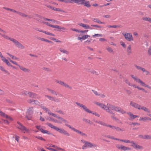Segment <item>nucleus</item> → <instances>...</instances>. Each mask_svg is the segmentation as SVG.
Listing matches in <instances>:
<instances>
[{
	"mask_svg": "<svg viewBox=\"0 0 151 151\" xmlns=\"http://www.w3.org/2000/svg\"><path fill=\"white\" fill-rule=\"evenodd\" d=\"M47 124L50 128L54 129L61 134H63L68 136L70 135L68 132L63 128H59L50 123H47Z\"/></svg>",
	"mask_w": 151,
	"mask_h": 151,
	"instance_id": "1",
	"label": "nucleus"
},
{
	"mask_svg": "<svg viewBox=\"0 0 151 151\" xmlns=\"http://www.w3.org/2000/svg\"><path fill=\"white\" fill-rule=\"evenodd\" d=\"M94 103L96 105L99 106L101 108L105 110L109 113H112V111L109 110V105H110V104L108 103L107 104V106H106L104 104L99 102H94Z\"/></svg>",
	"mask_w": 151,
	"mask_h": 151,
	"instance_id": "2",
	"label": "nucleus"
},
{
	"mask_svg": "<svg viewBox=\"0 0 151 151\" xmlns=\"http://www.w3.org/2000/svg\"><path fill=\"white\" fill-rule=\"evenodd\" d=\"M17 127L19 129L24 133H29V129L27 128L25 126H23L21 123L19 122H17V124L16 125Z\"/></svg>",
	"mask_w": 151,
	"mask_h": 151,
	"instance_id": "3",
	"label": "nucleus"
},
{
	"mask_svg": "<svg viewBox=\"0 0 151 151\" xmlns=\"http://www.w3.org/2000/svg\"><path fill=\"white\" fill-rule=\"evenodd\" d=\"M84 143V144L82 147V148L83 149H85L87 147L89 148H95L97 147V145L96 144L92 143L88 141H85Z\"/></svg>",
	"mask_w": 151,
	"mask_h": 151,
	"instance_id": "4",
	"label": "nucleus"
},
{
	"mask_svg": "<svg viewBox=\"0 0 151 151\" xmlns=\"http://www.w3.org/2000/svg\"><path fill=\"white\" fill-rule=\"evenodd\" d=\"M65 125L66 126L68 127L69 128L73 130L74 132H76L77 133L80 134L81 136H87L86 134L85 133H84L83 132L76 129L73 127L71 126L70 125L67 124H65Z\"/></svg>",
	"mask_w": 151,
	"mask_h": 151,
	"instance_id": "5",
	"label": "nucleus"
},
{
	"mask_svg": "<svg viewBox=\"0 0 151 151\" xmlns=\"http://www.w3.org/2000/svg\"><path fill=\"white\" fill-rule=\"evenodd\" d=\"M122 34L127 41L130 42L133 40V38L131 33L123 32L122 33Z\"/></svg>",
	"mask_w": 151,
	"mask_h": 151,
	"instance_id": "6",
	"label": "nucleus"
},
{
	"mask_svg": "<svg viewBox=\"0 0 151 151\" xmlns=\"http://www.w3.org/2000/svg\"><path fill=\"white\" fill-rule=\"evenodd\" d=\"M10 40L17 47L21 49L24 48V47L17 40L13 38H11Z\"/></svg>",
	"mask_w": 151,
	"mask_h": 151,
	"instance_id": "7",
	"label": "nucleus"
},
{
	"mask_svg": "<svg viewBox=\"0 0 151 151\" xmlns=\"http://www.w3.org/2000/svg\"><path fill=\"white\" fill-rule=\"evenodd\" d=\"M36 16L40 18V19H37V20L39 21L41 23H44V20H47L49 21H51L53 23H55L56 22V21L54 20L53 19H47L46 18H45L44 17H43L40 16H39L38 15H36Z\"/></svg>",
	"mask_w": 151,
	"mask_h": 151,
	"instance_id": "8",
	"label": "nucleus"
},
{
	"mask_svg": "<svg viewBox=\"0 0 151 151\" xmlns=\"http://www.w3.org/2000/svg\"><path fill=\"white\" fill-rule=\"evenodd\" d=\"M129 143L131 144L130 146L134 149L139 150H141L143 149V147L142 146L137 145L133 141H130Z\"/></svg>",
	"mask_w": 151,
	"mask_h": 151,
	"instance_id": "9",
	"label": "nucleus"
},
{
	"mask_svg": "<svg viewBox=\"0 0 151 151\" xmlns=\"http://www.w3.org/2000/svg\"><path fill=\"white\" fill-rule=\"evenodd\" d=\"M33 108L32 107H29L27 109V112L26 118L29 120L31 119L32 118V115L33 113Z\"/></svg>",
	"mask_w": 151,
	"mask_h": 151,
	"instance_id": "10",
	"label": "nucleus"
},
{
	"mask_svg": "<svg viewBox=\"0 0 151 151\" xmlns=\"http://www.w3.org/2000/svg\"><path fill=\"white\" fill-rule=\"evenodd\" d=\"M76 104L77 106L82 108L86 112L88 113H92V111L89 110V109L84 105L77 102H76Z\"/></svg>",
	"mask_w": 151,
	"mask_h": 151,
	"instance_id": "11",
	"label": "nucleus"
},
{
	"mask_svg": "<svg viewBox=\"0 0 151 151\" xmlns=\"http://www.w3.org/2000/svg\"><path fill=\"white\" fill-rule=\"evenodd\" d=\"M52 115L54 117L58 119V122H57V123H58L61 124L63 122L65 123L66 122V121L62 117L58 116V115L56 114L53 113L52 114Z\"/></svg>",
	"mask_w": 151,
	"mask_h": 151,
	"instance_id": "12",
	"label": "nucleus"
},
{
	"mask_svg": "<svg viewBox=\"0 0 151 151\" xmlns=\"http://www.w3.org/2000/svg\"><path fill=\"white\" fill-rule=\"evenodd\" d=\"M55 82L59 84L60 85L65 87L66 88H68L70 89L72 88V87L70 86H69L68 84L63 81H62L59 80H56Z\"/></svg>",
	"mask_w": 151,
	"mask_h": 151,
	"instance_id": "13",
	"label": "nucleus"
},
{
	"mask_svg": "<svg viewBox=\"0 0 151 151\" xmlns=\"http://www.w3.org/2000/svg\"><path fill=\"white\" fill-rule=\"evenodd\" d=\"M130 104L132 106L138 109L139 110H140L141 107L140 105L132 101L130 102Z\"/></svg>",
	"mask_w": 151,
	"mask_h": 151,
	"instance_id": "14",
	"label": "nucleus"
},
{
	"mask_svg": "<svg viewBox=\"0 0 151 151\" xmlns=\"http://www.w3.org/2000/svg\"><path fill=\"white\" fill-rule=\"evenodd\" d=\"M131 77L137 82L140 83V84L143 82L140 79L138 78L137 76L133 75H130Z\"/></svg>",
	"mask_w": 151,
	"mask_h": 151,
	"instance_id": "15",
	"label": "nucleus"
},
{
	"mask_svg": "<svg viewBox=\"0 0 151 151\" xmlns=\"http://www.w3.org/2000/svg\"><path fill=\"white\" fill-rule=\"evenodd\" d=\"M109 110L111 109L112 110H114L118 112L119 109V107L117 106H116L114 105L111 104L109 105Z\"/></svg>",
	"mask_w": 151,
	"mask_h": 151,
	"instance_id": "16",
	"label": "nucleus"
},
{
	"mask_svg": "<svg viewBox=\"0 0 151 151\" xmlns=\"http://www.w3.org/2000/svg\"><path fill=\"white\" fill-rule=\"evenodd\" d=\"M126 52L128 55H130L132 53L131 46L130 45H129L127 47L126 49Z\"/></svg>",
	"mask_w": 151,
	"mask_h": 151,
	"instance_id": "17",
	"label": "nucleus"
},
{
	"mask_svg": "<svg viewBox=\"0 0 151 151\" xmlns=\"http://www.w3.org/2000/svg\"><path fill=\"white\" fill-rule=\"evenodd\" d=\"M78 25L82 27L85 29H92V28L90 27L89 25L87 24H86L82 23H80L78 24Z\"/></svg>",
	"mask_w": 151,
	"mask_h": 151,
	"instance_id": "18",
	"label": "nucleus"
},
{
	"mask_svg": "<svg viewBox=\"0 0 151 151\" xmlns=\"http://www.w3.org/2000/svg\"><path fill=\"white\" fill-rule=\"evenodd\" d=\"M17 14H18L19 15L22 16L24 17H27L28 18H31L32 17L31 16L27 15L24 13H22L21 12H17Z\"/></svg>",
	"mask_w": 151,
	"mask_h": 151,
	"instance_id": "19",
	"label": "nucleus"
},
{
	"mask_svg": "<svg viewBox=\"0 0 151 151\" xmlns=\"http://www.w3.org/2000/svg\"><path fill=\"white\" fill-rule=\"evenodd\" d=\"M45 97L48 98V99L50 100L56 102H58L59 101V100L58 99L56 98L55 97H54L47 95H45Z\"/></svg>",
	"mask_w": 151,
	"mask_h": 151,
	"instance_id": "20",
	"label": "nucleus"
},
{
	"mask_svg": "<svg viewBox=\"0 0 151 151\" xmlns=\"http://www.w3.org/2000/svg\"><path fill=\"white\" fill-rule=\"evenodd\" d=\"M59 50L60 52L63 53L66 55H68L69 54V52L68 50L63 48H59Z\"/></svg>",
	"mask_w": 151,
	"mask_h": 151,
	"instance_id": "21",
	"label": "nucleus"
},
{
	"mask_svg": "<svg viewBox=\"0 0 151 151\" xmlns=\"http://www.w3.org/2000/svg\"><path fill=\"white\" fill-rule=\"evenodd\" d=\"M127 114L130 117V118L132 119H133L137 117H139V116H138L136 115H134L130 112H128Z\"/></svg>",
	"mask_w": 151,
	"mask_h": 151,
	"instance_id": "22",
	"label": "nucleus"
},
{
	"mask_svg": "<svg viewBox=\"0 0 151 151\" xmlns=\"http://www.w3.org/2000/svg\"><path fill=\"white\" fill-rule=\"evenodd\" d=\"M18 66L19 67V68L21 70L24 72H29V69L27 68L22 66H21L19 65Z\"/></svg>",
	"mask_w": 151,
	"mask_h": 151,
	"instance_id": "23",
	"label": "nucleus"
},
{
	"mask_svg": "<svg viewBox=\"0 0 151 151\" xmlns=\"http://www.w3.org/2000/svg\"><path fill=\"white\" fill-rule=\"evenodd\" d=\"M71 1H74L78 4H83L85 0H71Z\"/></svg>",
	"mask_w": 151,
	"mask_h": 151,
	"instance_id": "24",
	"label": "nucleus"
},
{
	"mask_svg": "<svg viewBox=\"0 0 151 151\" xmlns=\"http://www.w3.org/2000/svg\"><path fill=\"white\" fill-rule=\"evenodd\" d=\"M28 95L30 97L35 98L37 96V94L35 93L29 92Z\"/></svg>",
	"mask_w": 151,
	"mask_h": 151,
	"instance_id": "25",
	"label": "nucleus"
},
{
	"mask_svg": "<svg viewBox=\"0 0 151 151\" xmlns=\"http://www.w3.org/2000/svg\"><path fill=\"white\" fill-rule=\"evenodd\" d=\"M120 150H123L124 151H126L129 150H131V149L128 147H126L122 145Z\"/></svg>",
	"mask_w": 151,
	"mask_h": 151,
	"instance_id": "26",
	"label": "nucleus"
},
{
	"mask_svg": "<svg viewBox=\"0 0 151 151\" xmlns=\"http://www.w3.org/2000/svg\"><path fill=\"white\" fill-rule=\"evenodd\" d=\"M27 102L28 103L32 104H37V101H36L35 100L33 99H29L27 100Z\"/></svg>",
	"mask_w": 151,
	"mask_h": 151,
	"instance_id": "27",
	"label": "nucleus"
},
{
	"mask_svg": "<svg viewBox=\"0 0 151 151\" xmlns=\"http://www.w3.org/2000/svg\"><path fill=\"white\" fill-rule=\"evenodd\" d=\"M112 113H109L110 114H112V115L111 116V117L112 119L114 121H118L119 120L118 119L116 118V117L115 116V114L114 113H113L112 111Z\"/></svg>",
	"mask_w": 151,
	"mask_h": 151,
	"instance_id": "28",
	"label": "nucleus"
},
{
	"mask_svg": "<svg viewBox=\"0 0 151 151\" xmlns=\"http://www.w3.org/2000/svg\"><path fill=\"white\" fill-rule=\"evenodd\" d=\"M92 20L95 22H96L98 23L103 24H105V22H101L97 18H93L92 19Z\"/></svg>",
	"mask_w": 151,
	"mask_h": 151,
	"instance_id": "29",
	"label": "nucleus"
},
{
	"mask_svg": "<svg viewBox=\"0 0 151 151\" xmlns=\"http://www.w3.org/2000/svg\"><path fill=\"white\" fill-rule=\"evenodd\" d=\"M140 109L143 110L144 111H145L147 113L150 112V110L147 108L145 106H141V107L140 108Z\"/></svg>",
	"mask_w": 151,
	"mask_h": 151,
	"instance_id": "30",
	"label": "nucleus"
},
{
	"mask_svg": "<svg viewBox=\"0 0 151 151\" xmlns=\"http://www.w3.org/2000/svg\"><path fill=\"white\" fill-rule=\"evenodd\" d=\"M4 62L8 66H9L11 65V63L9 62L8 60L5 57L1 60Z\"/></svg>",
	"mask_w": 151,
	"mask_h": 151,
	"instance_id": "31",
	"label": "nucleus"
},
{
	"mask_svg": "<svg viewBox=\"0 0 151 151\" xmlns=\"http://www.w3.org/2000/svg\"><path fill=\"white\" fill-rule=\"evenodd\" d=\"M42 109L44 110L48 114H49L50 115H52V114H53V113H52L51 111L49 110L47 108H46V107L43 106L42 107Z\"/></svg>",
	"mask_w": 151,
	"mask_h": 151,
	"instance_id": "32",
	"label": "nucleus"
},
{
	"mask_svg": "<svg viewBox=\"0 0 151 151\" xmlns=\"http://www.w3.org/2000/svg\"><path fill=\"white\" fill-rule=\"evenodd\" d=\"M42 109L44 110L48 114H49L50 115H52V114H53V113H52L51 111L49 110L47 108H46V107L43 106L42 107Z\"/></svg>",
	"mask_w": 151,
	"mask_h": 151,
	"instance_id": "33",
	"label": "nucleus"
},
{
	"mask_svg": "<svg viewBox=\"0 0 151 151\" xmlns=\"http://www.w3.org/2000/svg\"><path fill=\"white\" fill-rule=\"evenodd\" d=\"M83 4L85 6L88 7H89L91 6V5L89 4V1H86L85 0L84 1H83Z\"/></svg>",
	"mask_w": 151,
	"mask_h": 151,
	"instance_id": "34",
	"label": "nucleus"
},
{
	"mask_svg": "<svg viewBox=\"0 0 151 151\" xmlns=\"http://www.w3.org/2000/svg\"><path fill=\"white\" fill-rule=\"evenodd\" d=\"M142 19L144 21H147L151 23V18L150 17H144L142 18Z\"/></svg>",
	"mask_w": 151,
	"mask_h": 151,
	"instance_id": "35",
	"label": "nucleus"
},
{
	"mask_svg": "<svg viewBox=\"0 0 151 151\" xmlns=\"http://www.w3.org/2000/svg\"><path fill=\"white\" fill-rule=\"evenodd\" d=\"M7 54L9 56L11 57L12 58V59L17 60H18V61H19V58H17L14 56L10 54L9 53H7Z\"/></svg>",
	"mask_w": 151,
	"mask_h": 151,
	"instance_id": "36",
	"label": "nucleus"
},
{
	"mask_svg": "<svg viewBox=\"0 0 151 151\" xmlns=\"http://www.w3.org/2000/svg\"><path fill=\"white\" fill-rule=\"evenodd\" d=\"M141 85L145 87H147L149 89H150L151 88V87L149 85L146 84L143 81L142 82Z\"/></svg>",
	"mask_w": 151,
	"mask_h": 151,
	"instance_id": "37",
	"label": "nucleus"
},
{
	"mask_svg": "<svg viewBox=\"0 0 151 151\" xmlns=\"http://www.w3.org/2000/svg\"><path fill=\"white\" fill-rule=\"evenodd\" d=\"M0 35H1L3 37L4 39L7 40H9L11 39V37L8 36V35L4 34L3 35L0 33Z\"/></svg>",
	"mask_w": 151,
	"mask_h": 151,
	"instance_id": "38",
	"label": "nucleus"
},
{
	"mask_svg": "<svg viewBox=\"0 0 151 151\" xmlns=\"http://www.w3.org/2000/svg\"><path fill=\"white\" fill-rule=\"evenodd\" d=\"M90 72L92 74H94L96 76H98L99 74V73H98L96 71V70L93 69L91 70L90 71Z\"/></svg>",
	"mask_w": 151,
	"mask_h": 151,
	"instance_id": "39",
	"label": "nucleus"
},
{
	"mask_svg": "<svg viewBox=\"0 0 151 151\" xmlns=\"http://www.w3.org/2000/svg\"><path fill=\"white\" fill-rule=\"evenodd\" d=\"M96 122L104 126H106L107 125V124L101 121H96Z\"/></svg>",
	"mask_w": 151,
	"mask_h": 151,
	"instance_id": "40",
	"label": "nucleus"
},
{
	"mask_svg": "<svg viewBox=\"0 0 151 151\" xmlns=\"http://www.w3.org/2000/svg\"><path fill=\"white\" fill-rule=\"evenodd\" d=\"M106 49L110 53H112L113 52V49L111 47L107 46L106 47Z\"/></svg>",
	"mask_w": 151,
	"mask_h": 151,
	"instance_id": "41",
	"label": "nucleus"
},
{
	"mask_svg": "<svg viewBox=\"0 0 151 151\" xmlns=\"http://www.w3.org/2000/svg\"><path fill=\"white\" fill-rule=\"evenodd\" d=\"M47 119L49 121H51L55 123H57V122H58V120L53 118L49 117L47 118Z\"/></svg>",
	"mask_w": 151,
	"mask_h": 151,
	"instance_id": "42",
	"label": "nucleus"
},
{
	"mask_svg": "<svg viewBox=\"0 0 151 151\" xmlns=\"http://www.w3.org/2000/svg\"><path fill=\"white\" fill-rule=\"evenodd\" d=\"M118 141H121L126 143H129L130 141V140L128 139H118Z\"/></svg>",
	"mask_w": 151,
	"mask_h": 151,
	"instance_id": "43",
	"label": "nucleus"
},
{
	"mask_svg": "<svg viewBox=\"0 0 151 151\" xmlns=\"http://www.w3.org/2000/svg\"><path fill=\"white\" fill-rule=\"evenodd\" d=\"M147 53L148 55H151V45L147 49Z\"/></svg>",
	"mask_w": 151,
	"mask_h": 151,
	"instance_id": "44",
	"label": "nucleus"
},
{
	"mask_svg": "<svg viewBox=\"0 0 151 151\" xmlns=\"http://www.w3.org/2000/svg\"><path fill=\"white\" fill-rule=\"evenodd\" d=\"M0 69L1 71L5 72L6 73L9 74V73L8 71L7 70H5L3 66H0Z\"/></svg>",
	"mask_w": 151,
	"mask_h": 151,
	"instance_id": "45",
	"label": "nucleus"
},
{
	"mask_svg": "<svg viewBox=\"0 0 151 151\" xmlns=\"http://www.w3.org/2000/svg\"><path fill=\"white\" fill-rule=\"evenodd\" d=\"M4 9L10 11L12 12H15L17 13V12H18V11H17L14 10L10 9V8H8L4 7Z\"/></svg>",
	"mask_w": 151,
	"mask_h": 151,
	"instance_id": "46",
	"label": "nucleus"
},
{
	"mask_svg": "<svg viewBox=\"0 0 151 151\" xmlns=\"http://www.w3.org/2000/svg\"><path fill=\"white\" fill-rule=\"evenodd\" d=\"M50 146L52 147H53L55 148H56L57 149V150H60L61 151H65V150H64L63 149H62L61 148H60L59 147H58L57 146H56L52 145L51 146Z\"/></svg>",
	"mask_w": 151,
	"mask_h": 151,
	"instance_id": "47",
	"label": "nucleus"
},
{
	"mask_svg": "<svg viewBox=\"0 0 151 151\" xmlns=\"http://www.w3.org/2000/svg\"><path fill=\"white\" fill-rule=\"evenodd\" d=\"M118 112H119L123 114H125L126 113V112L125 111L120 107L119 109Z\"/></svg>",
	"mask_w": 151,
	"mask_h": 151,
	"instance_id": "48",
	"label": "nucleus"
},
{
	"mask_svg": "<svg viewBox=\"0 0 151 151\" xmlns=\"http://www.w3.org/2000/svg\"><path fill=\"white\" fill-rule=\"evenodd\" d=\"M50 93L54 95H59V93L58 92H56L52 89Z\"/></svg>",
	"mask_w": 151,
	"mask_h": 151,
	"instance_id": "49",
	"label": "nucleus"
},
{
	"mask_svg": "<svg viewBox=\"0 0 151 151\" xmlns=\"http://www.w3.org/2000/svg\"><path fill=\"white\" fill-rule=\"evenodd\" d=\"M139 120L140 121L145 122L147 121V117H140L139 119Z\"/></svg>",
	"mask_w": 151,
	"mask_h": 151,
	"instance_id": "50",
	"label": "nucleus"
},
{
	"mask_svg": "<svg viewBox=\"0 0 151 151\" xmlns=\"http://www.w3.org/2000/svg\"><path fill=\"white\" fill-rule=\"evenodd\" d=\"M43 33H45L46 34H47V35H51V36H55V35H54V34H53L47 31H43Z\"/></svg>",
	"mask_w": 151,
	"mask_h": 151,
	"instance_id": "51",
	"label": "nucleus"
},
{
	"mask_svg": "<svg viewBox=\"0 0 151 151\" xmlns=\"http://www.w3.org/2000/svg\"><path fill=\"white\" fill-rule=\"evenodd\" d=\"M29 92L25 91H23L21 93L20 95H27L28 94Z\"/></svg>",
	"mask_w": 151,
	"mask_h": 151,
	"instance_id": "52",
	"label": "nucleus"
},
{
	"mask_svg": "<svg viewBox=\"0 0 151 151\" xmlns=\"http://www.w3.org/2000/svg\"><path fill=\"white\" fill-rule=\"evenodd\" d=\"M41 132L43 134L46 133L47 134H50V132L49 131L46 130H44L43 129H42L41 131Z\"/></svg>",
	"mask_w": 151,
	"mask_h": 151,
	"instance_id": "53",
	"label": "nucleus"
},
{
	"mask_svg": "<svg viewBox=\"0 0 151 151\" xmlns=\"http://www.w3.org/2000/svg\"><path fill=\"white\" fill-rule=\"evenodd\" d=\"M90 36L88 35H84L82 36V40H84L87 38L88 37H90Z\"/></svg>",
	"mask_w": 151,
	"mask_h": 151,
	"instance_id": "54",
	"label": "nucleus"
},
{
	"mask_svg": "<svg viewBox=\"0 0 151 151\" xmlns=\"http://www.w3.org/2000/svg\"><path fill=\"white\" fill-rule=\"evenodd\" d=\"M106 27L108 28H116L118 27V26L116 25H108L106 26Z\"/></svg>",
	"mask_w": 151,
	"mask_h": 151,
	"instance_id": "55",
	"label": "nucleus"
},
{
	"mask_svg": "<svg viewBox=\"0 0 151 151\" xmlns=\"http://www.w3.org/2000/svg\"><path fill=\"white\" fill-rule=\"evenodd\" d=\"M135 67L138 70H140L142 71L143 69L144 68H142L140 66H137V65H135Z\"/></svg>",
	"mask_w": 151,
	"mask_h": 151,
	"instance_id": "56",
	"label": "nucleus"
},
{
	"mask_svg": "<svg viewBox=\"0 0 151 151\" xmlns=\"http://www.w3.org/2000/svg\"><path fill=\"white\" fill-rule=\"evenodd\" d=\"M102 36V35L101 34H95L94 35L92 36L93 37H101Z\"/></svg>",
	"mask_w": 151,
	"mask_h": 151,
	"instance_id": "57",
	"label": "nucleus"
},
{
	"mask_svg": "<svg viewBox=\"0 0 151 151\" xmlns=\"http://www.w3.org/2000/svg\"><path fill=\"white\" fill-rule=\"evenodd\" d=\"M35 137L37 138L40 140H43L45 141V139H43L42 137H40V136H35Z\"/></svg>",
	"mask_w": 151,
	"mask_h": 151,
	"instance_id": "58",
	"label": "nucleus"
},
{
	"mask_svg": "<svg viewBox=\"0 0 151 151\" xmlns=\"http://www.w3.org/2000/svg\"><path fill=\"white\" fill-rule=\"evenodd\" d=\"M130 125H133L134 126H139L140 124L137 122H132L131 124H129Z\"/></svg>",
	"mask_w": 151,
	"mask_h": 151,
	"instance_id": "59",
	"label": "nucleus"
},
{
	"mask_svg": "<svg viewBox=\"0 0 151 151\" xmlns=\"http://www.w3.org/2000/svg\"><path fill=\"white\" fill-rule=\"evenodd\" d=\"M6 115L0 110V115L5 118Z\"/></svg>",
	"mask_w": 151,
	"mask_h": 151,
	"instance_id": "60",
	"label": "nucleus"
},
{
	"mask_svg": "<svg viewBox=\"0 0 151 151\" xmlns=\"http://www.w3.org/2000/svg\"><path fill=\"white\" fill-rule=\"evenodd\" d=\"M142 71L143 72H145V74L146 75H148L150 74V72L147 70H146L144 68V69H143Z\"/></svg>",
	"mask_w": 151,
	"mask_h": 151,
	"instance_id": "61",
	"label": "nucleus"
},
{
	"mask_svg": "<svg viewBox=\"0 0 151 151\" xmlns=\"http://www.w3.org/2000/svg\"><path fill=\"white\" fill-rule=\"evenodd\" d=\"M145 139H151V136L148 135H145Z\"/></svg>",
	"mask_w": 151,
	"mask_h": 151,
	"instance_id": "62",
	"label": "nucleus"
},
{
	"mask_svg": "<svg viewBox=\"0 0 151 151\" xmlns=\"http://www.w3.org/2000/svg\"><path fill=\"white\" fill-rule=\"evenodd\" d=\"M99 41L101 42H104L107 41V40L104 38H99Z\"/></svg>",
	"mask_w": 151,
	"mask_h": 151,
	"instance_id": "63",
	"label": "nucleus"
},
{
	"mask_svg": "<svg viewBox=\"0 0 151 151\" xmlns=\"http://www.w3.org/2000/svg\"><path fill=\"white\" fill-rule=\"evenodd\" d=\"M47 149L50 150L52 151H58V150L53 149L52 148H50V147H47Z\"/></svg>",
	"mask_w": 151,
	"mask_h": 151,
	"instance_id": "64",
	"label": "nucleus"
}]
</instances>
